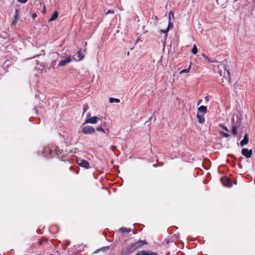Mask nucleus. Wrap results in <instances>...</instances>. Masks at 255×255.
Returning a JSON list of instances; mask_svg holds the SVG:
<instances>
[{
	"label": "nucleus",
	"instance_id": "1",
	"mask_svg": "<svg viewBox=\"0 0 255 255\" xmlns=\"http://www.w3.org/2000/svg\"><path fill=\"white\" fill-rule=\"evenodd\" d=\"M85 123L81 126V131L86 134H94L95 133V129L91 126H84Z\"/></svg>",
	"mask_w": 255,
	"mask_h": 255
},
{
	"label": "nucleus",
	"instance_id": "2",
	"mask_svg": "<svg viewBox=\"0 0 255 255\" xmlns=\"http://www.w3.org/2000/svg\"><path fill=\"white\" fill-rule=\"evenodd\" d=\"M55 148L52 145H48L43 149V153L46 156H50Z\"/></svg>",
	"mask_w": 255,
	"mask_h": 255
},
{
	"label": "nucleus",
	"instance_id": "3",
	"mask_svg": "<svg viewBox=\"0 0 255 255\" xmlns=\"http://www.w3.org/2000/svg\"><path fill=\"white\" fill-rule=\"evenodd\" d=\"M72 61V58L71 56H69L66 59L64 60H62L58 64L59 67H64L67 65L68 63H70Z\"/></svg>",
	"mask_w": 255,
	"mask_h": 255
},
{
	"label": "nucleus",
	"instance_id": "4",
	"mask_svg": "<svg viewBox=\"0 0 255 255\" xmlns=\"http://www.w3.org/2000/svg\"><path fill=\"white\" fill-rule=\"evenodd\" d=\"M135 251V248H134L133 245H131V246L127 247V248L123 250L122 254L123 255H127L132 253V252H133Z\"/></svg>",
	"mask_w": 255,
	"mask_h": 255
},
{
	"label": "nucleus",
	"instance_id": "5",
	"mask_svg": "<svg viewBox=\"0 0 255 255\" xmlns=\"http://www.w3.org/2000/svg\"><path fill=\"white\" fill-rule=\"evenodd\" d=\"M88 117H89V118L85 120V122L84 123L85 124L90 123V124H95L97 123V121L99 119L96 116L90 117V115L89 116H88Z\"/></svg>",
	"mask_w": 255,
	"mask_h": 255
},
{
	"label": "nucleus",
	"instance_id": "6",
	"mask_svg": "<svg viewBox=\"0 0 255 255\" xmlns=\"http://www.w3.org/2000/svg\"><path fill=\"white\" fill-rule=\"evenodd\" d=\"M77 163L78 165L81 167H84L86 169L89 168V163L88 161L85 160L79 159L77 160Z\"/></svg>",
	"mask_w": 255,
	"mask_h": 255
},
{
	"label": "nucleus",
	"instance_id": "7",
	"mask_svg": "<svg viewBox=\"0 0 255 255\" xmlns=\"http://www.w3.org/2000/svg\"><path fill=\"white\" fill-rule=\"evenodd\" d=\"M221 180L222 184L225 186L230 187L232 185L231 180L228 177H223L221 178Z\"/></svg>",
	"mask_w": 255,
	"mask_h": 255
},
{
	"label": "nucleus",
	"instance_id": "8",
	"mask_svg": "<svg viewBox=\"0 0 255 255\" xmlns=\"http://www.w3.org/2000/svg\"><path fill=\"white\" fill-rule=\"evenodd\" d=\"M136 255H157V254L149 250H142L138 252Z\"/></svg>",
	"mask_w": 255,
	"mask_h": 255
},
{
	"label": "nucleus",
	"instance_id": "9",
	"mask_svg": "<svg viewBox=\"0 0 255 255\" xmlns=\"http://www.w3.org/2000/svg\"><path fill=\"white\" fill-rule=\"evenodd\" d=\"M173 13L171 11H170L169 13V23L168 28L166 30H161V32L166 33L168 31L169 28L173 26L172 23H171V16H173Z\"/></svg>",
	"mask_w": 255,
	"mask_h": 255
},
{
	"label": "nucleus",
	"instance_id": "10",
	"mask_svg": "<svg viewBox=\"0 0 255 255\" xmlns=\"http://www.w3.org/2000/svg\"><path fill=\"white\" fill-rule=\"evenodd\" d=\"M242 153L247 158H250L252 156V150H249L247 148H243L242 149Z\"/></svg>",
	"mask_w": 255,
	"mask_h": 255
},
{
	"label": "nucleus",
	"instance_id": "11",
	"mask_svg": "<svg viewBox=\"0 0 255 255\" xmlns=\"http://www.w3.org/2000/svg\"><path fill=\"white\" fill-rule=\"evenodd\" d=\"M146 244V243L144 241H139L133 244L132 245L135 248V250H136L138 249L141 248L143 245Z\"/></svg>",
	"mask_w": 255,
	"mask_h": 255
},
{
	"label": "nucleus",
	"instance_id": "12",
	"mask_svg": "<svg viewBox=\"0 0 255 255\" xmlns=\"http://www.w3.org/2000/svg\"><path fill=\"white\" fill-rule=\"evenodd\" d=\"M248 142H249V136H248V134H246L245 135L244 139L241 141V145L242 146H243L245 145L248 144Z\"/></svg>",
	"mask_w": 255,
	"mask_h": 255
},
{
	"label": "nucleus",
	"instance_id": "13",
	"mask_svg": "<svg viewBox=\"0 0 255 255\" xmlns=\"http://www.w3.org/2000/svg\"><path fill=\"white\" fill-rule=\"evenodd\" d=\"M86 52V49H84L83 51H82L81 50H79L77 52L78 56L79 57V61H81L84 57L85 53Z\"/></svg>",
	"mask_w": 255,
	"mask_h": 255
},
{
	"label": "nucleus",
	"instance_id": "14",
	"mask_svg": "<svg viewBox=\"0 0 255 255\" xmlns=\"http://www.w3.org/2000/svg\"><path fill=\"white\" fill-rule=\"evenodd\" d=\"M198 113H202L203 115H204L207 112V108L206 107L204 106H200L198 109Z\"/></svg>",
	"mask_w": 255,
	"mask_h": 255
},
{
	"label": "nucleus",
	"instance_id": "15",
	"mask_svg": "<svg viewBox=\"0 0 255 255\" xmlns=\"http://www.w3.org/2000/svg\"><path fill=\"white\" fill-rule=\"evenodd\" d=\"M197 117L198 122L202 124L204 122L205 119H204L203 115H201L200 113H198Z\"/></svg>",
	"mask_w": 255,
	"mask_h": 255
},
{
	"label": "nucleus",
	"instance_id": "16",
	"mask_svg": "<svg viewBox=\"0 0 255 255\" xmlns=\"http://www.w3.org/2000/svg\"><path fill=\"white\" fill-rule=\"evenodd\" d=\"M58 13L57 11H55L54 12L52 17L49 19V21H53V20L56 19L58 17Z\"/></svg>",
	"mask_w": 255,
	"mask_h": 255
},
{
	"label": "nucleus",
	"instance_id": "17",
	"mask_svg": "<svg viewBox=\"0 0 255 255\" xmlns=\"http://www.w3.org/2000/svg\"><path fill=\"white\" fill-rule=\"evenodd\" d=\"M119 231L121 233H125V232H130L131 231V230L130 229L123 227V228H120L119 229Z\"/></svg>",
	"mask_w": 255,
	"mask_h": 255
},
{
	"label": "nucleus",
	"instance_id": "18",
	"mask_svg": "<svg viewBox=\"0 0 255 255\" xmlns=\"http://www.w3.org/2000/svg\"><path fill=\"white\" fill-rule=\"evenodd\" d=\"M109 102L111 103H114V102H116L117 103H118L120 102V100L119 99H116V98H110L109 99Z\"/></svg>",
	"mask_w": 255,
	"mask_h": 255
},
{
	"label": "nucleus",
	"instance_id": "19",
	"mask_svg": "<svg viewBox=\"0 0 255 255\" xmlns=\"http://www.w3.org/2000/svg\"><path fill=\"white\" fill-rule=\"evenodd\" d=\"M190 69H191V65H190L189 67L187 69L181 70L179 72V74H182L184 73H188L190 71Z\"/></svg>",
	"mask_w": 255,
	"mask_h": 255
},
{
	"label": "nucleus",
	"instance_id": "20",
	"mask_svg": "<svg viewBox=\"0 0 255 255\" xmlns=\"http://www.w3.org/2000/svg\"><path fill=\"white\" fill-rule=\"evenodd\" d=\"M232 133L234 135H236L237 133V127L236 126H233Z\"/></svg>",
	"mask_w": 255,
	"mask_h": 255
},
{
	"label": "nucleus",
	"instance_id": "21",
	"mask_svg": "<svg viewBox=\"0 0 255 255\" xmlns=\"http://www.w3.org/2000/svg\"><path fill=\"white\" fill-rule=\"evenodd\" d=\"M191 51H192V53L194 54H196L197 53L198 50H197V46H196L195 44H194L193 45V47L192 48Z\"/></svg>",
	"mask_w": 255,
	"mask_h": 255
},
{
	"label": "nucleus",
	"instance_id": "22",
	"mask_svg": "<svg viewBox=\"0 0 255 255\" xmlns=\"http://www.w3.org/2000/svg\"><path fill=\"white\" fill-rule=\"evenodd\" d=\"M202 55L209 63L214 62L213 61L210 60V59L205 54H202Z\"/></svg>",
	"mask_w": 255,
	"mask_h": 255
},
{
	"label": "nucleus",
	"instance_id": "23",
	"mask_svg": "<svg viewBox=\"0 0 255 255\" xmlns=\"http://www.w3.org/2000/svg\"><path fill=\"white\" fill-rule=\"evenodd\" d=\"M56 61L55 60H53L51 64V66L53 68H55L56 66Z\"/></svg>",
	"mask_w": 255,
	"mask_h": 255
},
{
	"label": "nucleus",
	"instance_id": "24",
	"mask_svg": "<svg viewBox=\"0 0 255 255\" xmlns=\"http://www.w3.org/2000/svg\"><path fill=\"white\" fill-rule=\"evenodd\" d=\"M97 130L98 131H102V132H105V130L104 129H103L101 127H99V128H97Z\"/></svg>",
	"mask_w": 255,
	"mask_h": 255
},
{
	"label": "nucleus",
	"instance_id": "25",
	"mask_svg": "<svg viewBox=\"0 0 255 255\" xmlns=\"http://www.w3.org/2000/svg\"><path fill=\"white\" fill-rule=\"evenodd\" d=\"M221 133L223 134L224 136H225L226 137H228L230 136L229 134L228 133H224V132H221Z\"/></svg>",
	"mask_w": 255,
	"mask_h": 255
},
{
	"label": "nucleus",
	"instance_id": "26",
	"mask_svg": "<svg viewBox=\"0 0 255 255\" xmlns=\"http://www.w3.org/2000/svg\"><path fill=\"white\" fill-rule=\"evenodd\" d=\"M42 13L45 14L46 13V7L45 5H43V9L42 10Z\"/></svg>",
	"mask_w": 255,
	"mask_h": 255
},
{
	"label": "nucleus",
	"instance_id": "27",
	"mask_svg": "<svg viewBox=\"0 0 255 255\" xmlns=\"http://www.w3.org/2000/svg\"><path fill=\"white\" fill-rule=\"evenodd\" d=\"M220 126H221L223 128H224L227 131H228V132L229 131V129H228V128L227 127L224 126L222 125H220Z\"/></svg>",
	"mask_w": 255,
	"mask_h": 255
},
{
	"label": "nucleus",
	"instance_id": "28",
	"mask_svg": "<svg viewBox=\"0 0 255 255\" xmlns=\"http://www.w3.org/2000/svg\"><path fill=\"white\" fill-rule=\"evenodd\" d=\"M18 1L20 2L21 3H25L27 0H17Z\"/></svg>",
	"mask_w": 255,
	"mask_h": 255
},
{
	"label": "nucleus",
	"instance_id": "29",
	"mask_svg": "<svg viewBox=\"0 0 255 255\" xmlns=\"http://www.w3.org/2000/svg\"><path fill=\"white\" fill-rule=\"evenodd\" d=\"M116 148H116V147L115 146H114V145H113V146H112L111 147V149L112 151H114V150H115V149H116Z\"/></svg>",
	"mask_w": 255,
	"mask_h": 255
},
{
	"label": "nucleus",
	"instance_id": "30",
	"mask_svg": "<svg viewBox=\"0 0 255 255\" xmlns=\"http://www.w3.org/2000/svg\"><path fill=\"white\" fill-rule=\"evenodd\" d=\"M87 109H88V107L87 106H85L83 109V110H84L83 113L86 111Z\"/></svg>",
	"mask_w": 255,
	"mask_h": 255
},
{
	"label": "nucleus",
	"instance_id": "31",
	"mask_svg": "<svg viewBox=\"0 0 255 255\" xmlns=\"http://www.w3.org/2000/svg\"><path fill=\"white\" fill-rule=\"evenodd\" d=\"M56 152L57 154H59V153H62V151L60 149H59L58 151H56Z\"/></svg>",
	"mask_w": 255,
	"mask_h": 255
},
{
	"label": "nucleus",
	"instance_id": "32",
	"mask_svg": "<svg viewBox=\"0 0 255 255\" xmlns=\"http://www.w3.org/2000/svg\"><path fill=\"white\" fill-rule=\"evenodd\" d=\"M37 16V15L36 13H34L32 15V17L33 18H35Z\"/></svg>",
	"mask_w": 255,
	"mask_h": 255
},
{
	"label": "nucleus",
	"instance_id": "33",
	"mask_svg": "<svg viewBox=\"0 0 255 255\" xmlns=\"http://www.w3.org/2000/svg\"><path fill=\"white\" fill-rule=\"evenodd\" d=\"M17 10H16V14H15V19L17 18Z\"/></svg>",
	"mask_w": 255,
	"mask_h": 255
},
{
	"label": "nucleus",
	"instance_id": "34",
	"mask_svg": "<svg viewBox=\"0 0 255 255\" xmlns=\"http://www.w3.org/2000/svg\"><path fill=\"white\" fill-rule=\"evenodd\" d=\"M154 19H155V20H158V17H157V16H155L154 17Z\"/></svg>",
	"mask_w": 255,
	"mask_h": 255
},
{
	"label": "nucleus",
	"instance_id": "35",
	"mask_svg": "<svg viewBox=\"0 0 255 255\" xmlns=\"http://www.w3.org/2000/svg\"><path fill=\"white\" fill-rule=\"evenodd\" d=\"M108 13H114V11H111L110 10H109L108 12Z\"/></svg>",
	"mask_w": 255,
	"mask_h": 255
},
{
	"label": "nucleus",
	"instance_id": "36",
	"mask_svg": "<svg viewBox=\"0 0 255 255\" xmlns=\"http://www.w3.org/2000/svg\"><path fill=\"white\" fill-rule=\"evenodd\" d=\"M201 101H202V100H201L199 102V103H198V105H199L200 104V103H201Z\"/></svg>",
	"mask_w": 255,
	"mask_h": 255
}]
</instances>
